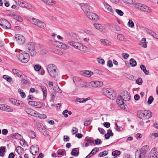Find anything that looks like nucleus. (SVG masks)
<instances>
[{"label":"nucleus","instance_id":"obj_1","mask_svg":"<svg viewBox=\"0 0 158 158\" xmlns=\"http://www.w3.org/2000/svg\"><path fill=\"white\" fill-rule=\"evenodd\" d=\"M137 115L139 118L141 119H147L150 118L152 114L149 110H140L137 112Z\"/></svg>","mask_w":158,"mask_h":158},{"label":"nucleus","instance_id":"obj_2","mask_svg":"<svg viewBox=\"0 0 158 158\" xmlns=\"http://www.w3.org/2000/svg\"><path fill=\"white\" fill-rule=\"evenodd\" d=\"M19 60L22 62L26 63L29 59V54L24 51H21L18 55Z\"/></svg>","mask_w":158,"mask_h":158},{"label":"nucleus","instance_id":"obj_3","mask_svg":"<svg viewBox=\"0 0 158 158\" xmlns=\"http://www.w3.org/2000/svg\"><path fill=\"white\" fill-rule=\"evenodd\" d=\"M102 92L111 99L113 100L115 97V94H114L113 90L110 89L103 88L102 90Z\"/></svg>","mask_w":158,"mask_h":158},{"label":"nucleus","instance_id":"obj_4","mask_svg":"<svg viewBox=\"0 0 158 158\" xmlns=\"http://www.w3.org/2000/svg\"><path fill=\"white\" fill-rule=\"evenodd\" d=\"M27 52L29 53L30 55L31 56H35L36 52L35 50V46L34 44L32 42L29 43L27 46Z\"/></svg>","mask_w":158,"mask_h":158},{"label":"nucleus","instance_id":"obj_5","mask_svg":"<svg viewBox=\"0 0 158 158\" xmlns=\"http://www.w3.org/2000/svg\"><path fill=\"white\" fill-rule=\"evenodd\" d=\"M15 2L21 7L25 8L28 9H32L33 10H35V8L30 4L27 3L26 2L23 1L17 0Z\"/></svg>","mask_w":158,"mask_h":158},{"label":"nucleus","instance_id":"obj_6","mask_svg":"<svg viewBox=\"0 0 158 158\" xmlns=\"http://www.w3.org/2000/svg\"><path fill=\"white\" fill-rule=\"evenodd\" d=\"M0 25L1 27L4 29H10L11 27L10 23L5 19H0Z\"/></svg>","mask_w":158,"mask_h":158},{"label":"nucleus","instance_id":"obj_7","mask_svg":"<svg viewBox=\"0 0 158 158\" xmlns=\"http://www.w3.org/2000/svg\"><path fill=\"white\" fill-rule=\"evenodd\" d=\"M74 82L76 84V86L79 87H86L85 83L81 79L78 77H73V79Z\"/></svg>","mask_w":158,"mask_h":158},{"label":"nucleus","instance_id":"obj_8","mask_svg":"<svg viewBox=\"0 0 158 158\" xmlns=\"http://www.w3.org/2000/svg\"><path fill=\"white\" fill-rule=\"evenodd\" d=\"M135 7L136 8H139L143 11L148 13H150L152 12L151 8L144 5H142L139 3L138 4H135Z\"/></svg>","mask_w":158,"mask_h":158},{"label":"nucleus","instance_id":"obj_9","mask_svg":"<svg viewBox=\"0 0 158 158\" xmlns=\"http://www.w3.org/2000/svg\"><path fill=\"white\" fill-rule=\"evenodd\" d=\"M68 43L70 45L74 48L81 51H83V47L81 44L72 41H69Z\"/></svg>","mask_w":158,"mask_h":158},{"label":"nucleus","instance_id":"obj_10","mask_svg":"<svg viewBox=\"0 0 158 158\" xmlns=\"http://www.w3.org/2000/svg\"><path fill=\"white\" fill-rule=\"evenodd\" d=\"M145 148H147V146L143 147L139 153H136L135 155V158H145V154L147 152V149H145Z\"/></svg>","mask_w":158,"mask_h":158},{"label":"nucleus","instance_id":"obj_11","mask_svg":"<svg viewBox=\"0 0 158 158\" xmlns=\"http://www.w3.org/2000/svg\"><path fill=\"white\" fill-rule=\"evenodd\" d=\"M120 96L123 99L124 101H129L130 99V94L127 91H122L120 92Z\"/></svg>","mask_w":158,"mask_h":158},{"label":"nucleus","instance_id":"obj_12","mask_svg":"<svg viewBox=\"0 0 158 158\" xmlns=\"http://www.w3.org/2000/svg\"><path fill=\"white\" fill-rule=\"evenodd\" d=\"M80 6L81 7L82 10L85 13L86 15V14L89 12L90 9H91V7H90L89 5L86 3L80 4Z\"/></svg>","mask_w":158,"mask_h":158},{"label":"nucleus","instance_id":"obj_13","mask_svg":"<svg viewBox=\"0 0 158 158\" xmlns=\"http://www.w3.org/2000/svg\"><path fill=\"white\" fill-rule=\"evenodd\" d=\"M15 40L19 44H23L25 41L24 37L20 34L15 35Z\"/></svg>","mask_w":158,"mask_h":158},{"label":"nucleus","instance_id":"obj_14","mask_svg":"<svg viewBox=\"0 0 158 158\" xmlns=\"http://www.w3.org/2000/svg\"><path fill=\"white\" fill-rule=\"evenodd\" d=\"M103 85V83L102 82L96 81L89 82V85L91 87H101Z\"/></svg>","mask_w":158,"mask_h":158},{"label":"nucleus","instance_id":"obj_15","mask_svg":"<svg viewBox=\"0 0 158 158\" xmlns=\"http://www.w3.org/2000/svg\"><path fill=\"white\" fill-rule=\"evenodd\" d=\"M124 101L123 99L120 95L118 96L116 101L117 104L119 106H121V107L125 109H126L127 106L125 104L124 105Z\"/></svg>","mask_w":158,"mask_h":158},{"label":"nucleus","instance_id":"obj_16","mask_svg":"<svg viewBox=\"0 0 158 158\" xmlns=\"http://www.w3.org/2000/svg\"><path fill=\"white\" fill-rule=\"evenodd\" d=\"M24 111L28 114L34 117L38 116L37 112L30 108H25Z\"/></svg>","mask_w":158,"mask_h":158},{"label":"nucleus","instance_id":"obj_17","mask_svg":"<svg viewBox=\"0 0 158 158\" xmlns=\"http://www.w3.org/2000/svg\"><path fill=\"white\" fill-rule=\"evenodd\" d=\"M86 15L89 19L97 21L99 19L98 15L94 13L89 12Z\"/></svg>","mask_w":158,"mask_h":158},{"label":"nucleus","instance_id":"obj_18","mask_svg":"<svg viewBox=\"0 0 158 158\" xmlns=\"http://www.w3.org/2000/svg\"><path fill=\"white\" fill-rule=\"evenodd\" d=\"M1 109L7 112H12L13 110V108L6 105L1 104Z\"/></svg>","mask_w":158,"mask_h":158},{"label":"nucleus","instance_id":"obj_19","mask_svg":"<svg viewBox=\"0 0 158 158\" xmlns=\"http://www.w3.org/2000/svg\"><path fill=\"white\" fill-rule=\"evenodd\" d=\"M12 71L15 75L19 77L22 78H24L26 77V76L24 74H22V73L21 72L18 70L13 69L12 70Z\"/></svg>","mask_w":158,"mask_h":158},{"label":"nucleus","instance_id":"obj_20","mask_svg":"<svg viewBox=\"0 0 158 158\" xmlns=\"http://www.w3.org/2000/svg\"><path fill=\"white\" fill-rule=\"evenodd\" d=\"M54 45L59 48H61L64 49H66L68 48L67 45L63 44L62 43L58 41H56L54 42Z\"/></svg>","mask_w":158,"mask_h":158},{"label":"nucleus","instance_id":"obj_21","mask_svg":"<svg viewBox=\"0 0 158 158\" xmlns=\"http://www.w3.org/2000/svg\"><path fill=\"white\" fill-rule=\"evenodd\" d=\"M38 146L36 145L35 147L32 146L31 147L30 149V152L33 155H35L36 153L38 151Z\"/></svg>","mask_w":158,"mask_h":158},{"label":"nucleus","instance_id":"obj_22","mask_svg":"<svg viewBox=\"0 0 158 158\" xmlns=\"http://www.w3.org/2000/svg\"><path fill=\"white\" fill-rule=\"evenodd\" d=\"M81 74H83L84 76L87 77H90L93 74L92 72L89 70L81 71Z\"/></svg>","mask_w":158,"mask_h":158},{"label":"nucleus","instance_id":"obj_23","mask_svg":"<svg viewBox=\"0 0 158 158\" xmlns=\"http://www.w3.org/2000/svg\"><path fill=\"white\" fill-rule=\"evenodd\" d=\"M79 148H73L71 152V154L73 156H77L79 154Z\"/></svg>","mask_w":158,"mask_h":158},{"label":"nucleus","instance_id":"obj_24","mask_svg":"<svg viewBox=\"0 0 158 158\" xmlns=\"http://www.w3.org/2000/svg\"><path fill=\"white\" fill-rule=\"evenodd\" d=\"M156 150L157 149L156 148H153L149 154L148 158H152L155 155V154L157 151Z\"/></svg>","mask_w":158,"mask_h":158},{"label":"nucleus","instance_id":"obj_25","mask_svg":"<svg viewBox=\"0 0 158 158\" xmlns=\"http://www.w3.org/2000/svg\"><path fill=\"white\" fill-rule=\"evenodd\" d=\"M40 87L43 91L44 95L43 99H45L47 95V91L46 87L43 85H41Z\"/></svg>","mask_w":158,"mask_h":158},{"label":"nucleus","instance_id":"obj_26","mask_svg":"<svg viewBox=\"0 0 158 158\" xmlns=\"http://www.w3.org/2000/svg\"><path fill=\"white\" fill-rule=\"evenodd\" d=\"M57 69L56 66L53 64H49L47 67V71L48 72Z\"/></svg>","mask_w":158,"mask_h":158},{"label":"nucleus","instance_id":"obj_27","mask_svg":"<svg viewBox=\"0 0 158 158\" xmlns=\"http://www.w3.org/2000/svg\"><path fill=\"white\" fill-rule=\"evenodd\" d=\"M57 70H58L57 69H56L51 71V72H48V73L51 77H53L54 78L58 74V72L57 71Z\"/></svg>","mask_w":158,"mask_h":158},{"label":"nucleus","instance_id":"obj_28","mask_svg":"<svg viewBox=\"0 0 158 158\" xmlns=\"http://www.w3.org/2000/svg\"><path fill=\"white\" fill-rule=\"evenodd\" d=\"M11 16L13 18L20 22H21L23 21V19L21 17L14 13H13L12 14Z\"/></svg>","mask_w":158,"mask_h":158},{"label":"nucleus","instance_id":"obj_29","mask_svg":"<svg viewBox=\"0 0 158 158\" xmlns=\"http://www.w3.org/2000/svg\"><path fill=\"white\" fill-rule=\"evenodd\" d=\"M139 44L144 48H146L147 47V44L146 38H143L140 42L139 43Z\"/></svg>","mask_w":158,"mask_h":158},{"label":"nucleus","instance_id":"obj_30","mask_svg":"<svg viewBox=\"0 0 158 158\" xmlns=\"http://www.w3.org/2000/svg\"><path fill=\"white\" fill-rule=\"evenodd\" d=\"M95 150V153H96L99 150V148H95L92 150L90 153L85 157V158H89L92 156L94 154V153L93 152Z\"/></svg>","mask_w":158,"mask_h":158},{"label":"nucleus","instance_id":"obj_31","mask_svg":"<svg viewBox=\"0 0 158 158\" xmlns=\"http://www.w3.org/2000/svg\"><path fill=\"white\" fill-rule=\"evenodd\" d=\"M36 25L39 27H40L42 28H45L46 27L45 24L42 21L39 20Z\"/></svg>","mask_w":158,"mask_h":158},{"label":"nucleus","instance_id":"obj_32","mask_svg":"<svg viewBox=\"0 0 158 158\" xmlns=\"http://www.w3.org/2000/svg\"><path fill=\"white\" fill-rule=\"evenodd\" d=\"M104 4L105 9L107 11H110L111 12H113V10L110 6L106 3H105Z\"/></svg>","mask_w":158,"mask_h":158},{"label":"nucleus","instance_id":"obj_33","mask_svg":"<svg viewBox=\"0 0 158 158\" xmlns=\"http://www.w3.org/2000/svg\"><path fill=\"white\" fill-rule=\"evenodd\" d=\"M38 102H35L33 101H29L28 102V104L30 106H34L36 107L37 108H40L41 106H38L37 105H39Z\"/></svg>","mask_w":158,"mask_h":158},{"label":"nucleus","instance_id":"obj_34","mask_svg":"<svg viewBox=\"0 0 158 158\" xmlns=\"http://www.w3.org/2000/svg\"><path fill=\"white\" fill-rule=\"evenodd\" d=\"M117 39L121 41L125 42L127 41L126 39L125 38V37L122 34H118L117 35Z\"/></svg>","mask_w":158,"mask_h":158},{"label":"nucleus","instance_id":"obj_35","mask_svg":"<svg viewBox=\"0 0 158 158\" xmlns=\"http://www.w3.org/2000/svg\"><path fill=\"white\" fill-rule=\"evenodd\" d=\"M140 68L146 75L149 74V71L146 70V67L143 64L140 65Z\"/></svg>","mask_w":158,"mask_h":158},{"label":"nucleus","instance_id":"obj_36","mask_svg":"<svg viewBox=\"0 0 158 158\" xmlns=\"http://www.w3.org/2000/svg\"><path fill=\"white\" fill-rule=\"evenodd\" d=\"M36 126L37 128L40 132H41L42 129L44 128L43 125H42L41 123H36Z\"/></svg>","mask_w":158,"mask_h":158},{"label":"nucleus","instance_id":"obj_37","mask_svg":"<svg viewBox=\"0 0 158 158\" xmlns=\"http://www.w3.org/2000/svg\"><path fill=\"white\" fill-rule=\"evenodd\" d=\"M28 135L29 137L32 139L35 138V134L33 131H28Z\"/></svg>","mask_w":158,"mask_h":158},{"label":"nucleus","instance_id":"obj_38","mask_svg":"<svg viewBox=\"0 0 158 158\" xmlns=\"http://www.w3.org/2000/svg\"><path fill=\"white\" fill-rule=\"evenodd\" d=\"M130 63L132 67H135L137 65L136 61L133 58H131L130 60Z\"/></svg>","mask_w":158,"mask_h":158},{"label":"nucleus","instance_id":"obj_39","mask_svg":"<svg viewBox=\"0 0 158 158\" xmlns=\"http://www.w3.org/2000/svg\"><path fill=\"white\" fill-rule=\"evenodd\" d=\"M6 148L4 147H0V156H3L4 154V152L5 151Z\"/></svg>","mask_w":158,"mask_h":158},{"label":"nucleus","instance_id":"obj_40","mask_svg":"<svg viewBox=\"0 0 158 158\" xmlns=\"http://www.w3.org/2000/svg\"><path fill=\"white\" fill-rule=\"evenodd\" d=\"M93 139H94L93 138H90L87 137L85 138V141L88 142L90 143H94V141Z\"/></svg>","mask_w":158,"mask_h":158},{"label":"nucleus","instance_id":"obj_41","mask_svg":"<svg viewBox=\"0 0 158 158\" xmlns=\"http://www.w3.org/2000/svg\"><path fill=\"white\" fill-rule=\"evenodd\" d=\"M121 152L118 150H115L112 152V155L115 157L119 155L120 154Z\"/></svg>","mask_w":158,"mask_h":158},{"label":"nucleus","instance_id":"obj_42","mask_svg":"<svg viewBox=\"0 0 158 158\" xmlns=\"http://www.w3.org/2000/svg\"><path fill=\"white\" fill-rule=\"evenodd\" d=\"M12 137H14L17 139H20L22 137L21 135L18 133L14 134L11 135Z\"/></svg>","mask_w":158,"mask_h":158},{"label":"nucleus","instance_id":"obj_43","mask_svg":"<svg viewBox=\"0 0 158 158\" xmlns=\"http://www.w3.org/2000/svg\"><path fill=\"white\" fill-rule=\"evenodd\" d=\"M3 77L9 82H10L12 80L11 78L7 75H3Z\"/></svg>","mask_w":158,"mask_h":158},{"label":"nucleus","instance_id":"obj_44","mask_svg":"<svg viewBox=\"0 0 158 158\" xmlns=\"http://www.w3.org/2000/svg\"><path fill=\"white\" fill-rule=\"evenodd\" d=\"M53 90L55 92H57L59 93H61V90L58 86L54 87H53Z\"/></svg>","mask_w":158,"mask_h":158},{"label":"nucleus","instance_id":"obj_45","mask_svg":"<svg viewBox=\"0 0 158 158\" xmlns=\"http://www.w3.org/2000/svg\"><path fill=\"white\" fill-rule=\"evenodd\" d=\"M97 61L99 64H103L105 63L104 60L101 57H99L97 58Z\"/></svg>","mask_w":158,"mask_h":158},{"label":"nucleus","instance_id":"obj_46","mask_svg":"<svg viewBox=\"0 0 158 158\" xmlns=\"http://www.w3.org/2000/svg\"><path fill=\"white\" fill-rule=\"evenodd\" d=\"M38 116H35V117H38L41 119H45L46 118V115L44 114H39L37 112Z\"/></svg>","mask_w":158,"mask_h":158},{"label":"nucleus","instance_id":"obj_47","mask_svg":"<svg viewBox=\"0 0 158 158\" xmlns=\"http://www.w3.org/2000/svg\"><path fill=\"white\" fill-rule=\"evenodd\" d=\"M9 101L13 104L14 105H16L17 103V102L18 100H17L13 98H9Z\"/></svg>","mask_w":158,"mask_h":158},{"label":"nucleus","instance_id":"obj_48","mask_svg":"<svg viewBox=\"0 0 158 158\" xmlns=\"http://www.w3.org/2000/svg\"><path fill=\"white\" fill-rule=\"evenodd\" d=\"M16 150L18 154L22 152L23 151V149L20 147L19 146L16 148Z\"/></svg>","mask_w":158,"mask_h":158},{"label":"nucleus","instance_id":"obj_49","mask_svg":"<svg viewBox=\"0 0 158 158\" xmlns=\"http://www.w3.org/2000/svg\"><path fill=\"white\" fill-rule=\"evenodd\" d=\"M41 67L39 64H36L34 66V70L36 71H38L41 69Z\"/></svg>","mask_w":158,"mask_h":158},{"label":"nucleus","instance_id":"obj_50","mask_svg":"<svg viewBox=\"0 0 158 158\" xmlns=\"http://www.w3.org/2000/svg\"><path fill=\"white\" fill-rule=\"evenodd\" d=\"M125 3L128 4H131L135 2V0H123Z\"/></svg>","mask_w":158,"mask_h":158},{"label":"nucleus","instance_id":"obj_51","mask_svg":"<svg viewBox=\"0 0 158 158\" xmlns=\"http://www.w3.org/2000/svg\"><path fill=\"white\" fill-rule=\"evenodd\" d=\"M108 152L106 151H104L103 152H101L98 155V156L100 157H102L107 155Z\"/></svg>","mask_w":158,"mask_h":158},{"label":"nucleus","instance_id":"obj_52","mask_svg":"<svg viewBox=\"0 0 158 158\" xmlns=\"http://www.w3.org/2000/svg\"><path fill=\"white\" fill-rule=\"evenodd\" d=\"M17 102V103L16 106H19L20 107H23L24 106V104L22 101L18 100Z\"/></svg>","mask_w":158,"mask_h":158},{"label":"nucleus","instance_id":"obj_53","mask_svg":"<svg viewBox=\"0 0 158 158\" xmlns=\"http://www.w3.org/2000/svg\"><path fill=\"white\" fill-rule=\"evenodd\" d=\"M39 20L33 18L31 20V22L32 23L36 25L38 22L39 21Z\"/></svg>","mask_w":158,"mask_h":158},{"label":"nucleus","instance_id":"obj_54","mask_svg":"<svg viewBox=\"0 0 158 158\" xmlns=\"http://www.w3.org/2000/svg\"><path fill=\"white\" fill-rule=\"evenodd\" d=\"M84 32L85 33L88 35L91 36L94 35V34L93 33L90 31L85 29L84 30Z\"/></svg>","mask_w":158,"mask_h":158},{"label":"nucleus","instance_id":"obj_55","mask_svg":"<svg viewBox=\"0 0 158 158\" xmlns=\"http://www.w3.org/2000/svg\"><path fill=\"white\" fill-rule=\"evenodd\" d=\"M128 25L129 27H133L134 26L133 22L131 20H130L128 23Z\"/></svg>","mask_w":158,"mask_h":158},{"label":"nucleus","instance_id":"obj_56","mask_svg":"<svg viewBox=\"0 0 158 158\" xmlns=\"http://www.w3.org/2000/svg\"><path fill=\"white\" fill-rule=\"evenodd\" d=\"M116 12L118 14V15L122 16L123 15L124 13L121 10L119 9H116L115 10Z\"/></svg>","mask_w":158,"mask_h":158},{"label":"nucleus","instance_id":"obj_57","mask_svg":"<svg viewBox=\"0 0 158 158\" xmlns=\"http://www.w3.org/2000/svg\"><path fill=\"white\" fill-rule=\"evenodd\" d=\"M99 30L100 31L104 32V33H106V30L105 28L101 25V27L99 28Z\"/></svg>","mask_w":158,"mask_h":158},{"label":"nucleus","instance_id":"obj_58","mask_svg":"<svg viewBox=\"0 0 158 158\" xmlns=\"http://www.w3.org/2000/svg\"><path fill=\"white\" fill-rule=\"evenodd\" d=\"M154 100L152 96H150L149 98L148 101V104H151Z\"/></svg>","mask_w":158,"mask_h":158},{"label":"nucleus","instance_id":"obj_59","mask_svg":"<svg viewBox=\"0 0 158 158\" xmlns=\"http://www.w3.org/2000/svg\"><path fill=\"white\" fill-rule=\"evenodd\" d=\"M115 126L116 127L115 129L117 131H120L122 130L123 128H122V127H119L118 126L117 123H115Z\"/></svg>","mask_w":158,"mask_h":158},{"label":"nucleus","instance_id":"obj_60","mask_svg":"<svg viewBox=\"0 0 158 158\" xmlns=\"http://www.w3.org/2000/svg\"><path fill=\"white\" fill-rule=\"evenodd\" d=\"M136 83L139 85H141L142 83V78H140L137 79L136 81Z\"/></svg>","mask_w":158,"mask_h":158},{"label":"nucleus","instance_id":"obj_61","mask_svg":"<svg viewBox=\"0 0 158 158\" xmlns=\"http://www.w3.org/2000/svg\"><path fill=\"white\" fill-rule=\"evenodd\" d=\"M41 132H42L44 135H48L47 131L45 130V128L44 127L42 129Z\"/></svg>","mask_w":158,"mask_h":158},{"label":"nucleus","instance_id":"obj_62","mask_svg":"<svg viewBox=\"0 0 158 158\" xmlns=\"http://www.w3.org/2000/svg\"><path fill=\"white\" fill-rule=\"evenodd\" d=\"M107 65L110 68H111L113 67V64H112V61L111 60H109L107 61Z\"/></svg>","mask_w":158,"mask_h":158},{"label":"nucleus","instance_id":"obj_63","mask_svg":"<svg viewBox=\"0 0 158 158\" xmlns=\"http://www.w3.org/2000/svg\"><path fill=\"white\" fill-rule=\"evenodd\" d=\"M95 144L98 145L100 144L102 142L101 140L98 139H96L95 140Z\"/></svg>","mask_w":158,"mask_h":158},{"label":"nucleus","instance_id":"obj_64","mask_svg":"<svg viewBox=\"0 0 158 158\" xmlns=\"http://www.w3.org/2000/svg\"><path fill=\"white\" fill-rule=\"evenodd\" d=\"M100 41L101 42H102L103 44L105 45H106L107 44H108L109 42L108 40L103 39H101Z\"/></svg>","mask_w":158,"mask_h":158}]
</instances>
